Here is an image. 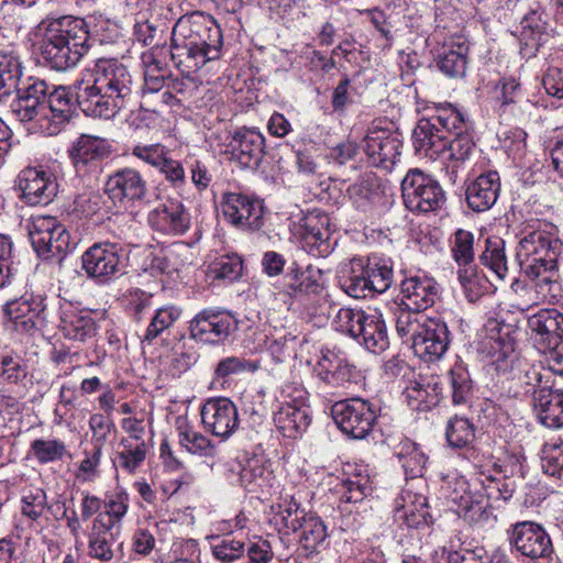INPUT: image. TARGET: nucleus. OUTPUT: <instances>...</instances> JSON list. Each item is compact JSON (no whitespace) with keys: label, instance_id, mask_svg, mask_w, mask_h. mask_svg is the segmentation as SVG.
<instances>
[{"label":"nucleus","instance_id":"obj_21","mask_svg":"<svg viewBox=\"0 0 563 563\" xmlns=\"http://www.w3.org/2000/svg\"><path fill=\"white\" fill-rule=\"evenodd\" d=\"M317 376L331 387H349L358 384L364 377L354 364L334 351H322L316 366Z\"/></svg>","mask_w":563,"mask_h":563},{"label":"nucleus","instance_id":"obj_35","mask_svg":"<svg viewBox=\"0 0 563 563\" xmlns=\"http://www.w3.org/2000/svg\"><path fill=\"white\" fill-rule=\"evenodd\" d=\"M286 278L296 298L318 296L323 290L322 272L310 265L305 271H300L297 264H292Z\"/></svg>","mask_w":563,"mask_h":563},{"label":"nucleus","instance_id":"obj_31","mask_svg":"<svg viewBox=\"0 0 563 563\" xmlns=\"http://www.w3.org/2000/svg\"><path fill=\"white\" fill-rule=\"evenodd\" d=\"M59 329L65 338L84 342L96 335V323L89 313L79 311L70 303L62 307Z\"/></svg>","mask_w":563,"mask_h":563},{"label":"nucleus","instance_id":"obj_62","mask_svg":"<svg viewBox=\"0 0 563 563\" xmlns=\"http://www.w3.org/2000/svg\"><path fill=\"white\" fill-rule=\"evenodd\" d=\"M459 280L470 301H475L485 290V278L478 275L472 267L459 269Z\"/></svg>","mask_w":563,"mask_h":563},{"label":"nucleus","instance_id":"obj_18","mask_svg":"<svg viewBox=\"0 0 563 563\" xmlns=\"http://www.w3.org/2000/svg\"><path fill=\"white\" fill-rule=\"evenodd\" d=\"M224 219L242 230L256 231L263 225L262 201L249 196L230 192L221 202Z\"/></svg>","mask_w":563,"mask_h":563},{"label":"nucleus","instance_id":"obj_58","mask_svg":"<svg viewBox=\"0 0 563 563\" xmlns=\"http://www.w3.org/2000/svg\"><path fill=\"white\" fill-rule=\"evenodd\" d=\"M179 443L188 452L201 455H210L213 450L211 441L203 434L194 431L189 424H181L179 428Z\"/></svg>","mask_w":563,"mask_h":563},{"label":"nucleus","instance_id":"obj_55","mask_svg":"<svg viewBox=\"0 0 563 563\" xmlns=\"http://www.w3.org/2000/svg\"><path fill=\"white\" fill-rule=\"evenodd\" d=\"M129 509V500L125 494H117L104 501V511L96 518H102L104 526H112V529L120 532L121 522Z\"/></svg>","mask_w":563,"mask_h":563},{"label":"nucleus","instance_id":"obj_37","mask_svg":"<svg viewBox=\"0 0 563 563\" xmlns=\"http://www.w3.org/2000/svg\"><path fill=\"white\" fill-rule=\"evenodd\" d=\"M459 515L470 526L479 530H490L497 523V516L493 511L490 500L486 497H468L461 505Z\"/></svg>","mask_w":563,"mask_h":563},{"label":"nucleus","instance_id":"obj_11","mask_svg":"<svg viewBox=\"0 0 563 563\" xmlns=\"http://www.w3.org/2000/svg\"><path fill=\"white\" fill-rule=\"evenodd\" d=\"M3 311L8 330L21 334L32 333L45 321V297L41 294H26L8 302Z\"/></svg>","mask_w":563,"mask_h":563},{"label":"nucleus","instance_id":"obj_8","mask_svg":"<svg viewBox=\"0 0 563 563\" xmlns=\"http://www.w3.org/2000/svg\"><path fill=\"white\" fill-rule=\"evenodd\" d=\"M292 236L316 257H327L333 251L330 218L320 210L308 211L290 225Z\"/></svg>","mask_w":563,"mask_h":563},{"label":"nucleus","instance_id":"obj_38","mask_svg":"<svg viewBox=\"0 0 563 563\" xmlns=\"http://www.w3.org/2000/svg\"><path fill=\"white\" fill-rule=\"evenodd\" d=\"M358 342L366 350L379 354L389 346V338L383 316L377 311L368 313L358 333Z\"/></svg>","mask_w":563,"mask_h":563},{"label":"nucleus","instance_id":"obj_33","mask_svg":"<svg viewBox=\"0 0 563 563\" xmlns=\"http://www.w3.org/2000/svg\"><path fill=\"white\" fill-rule=\"evenodd\" d=\"M468 45L461 38L450 40L442 46L437 58V66L450 78L464 77L468 64Z\"/></svg>","mask_w":563,"mask_h":563},{"label":"nucleus","instance_id":"obj_22","mask_svg":"<svg viewBox=\"0 0 563 563\" xmlns=\"http://www.w3.org/2000/svg\"><path fill=\"white\" fill-rule=\"evenodd\" d=\"M401 140L399 135L386 129L368 131L364 137V152L369 162L385 169H390L400 156Z\"/></svg>","mask_w":563,"mask_h":563},{"label":"nucleus","instance_id":"obj_39","mask_svg":"<svg viewBox=\"0 0 563 563\" xmlns=\"http://www.w3.org/2000/svg\"><path fill=\"white\" fill-rule=\"evenodd\" d=\"M539 8L531 9L520 21V42L532 52L538 51L547 40V21Z\"/></svg>","mask_w":563,"mask_h":563},{"label":"nucleus","instance_id":"obj_25","mask_svg":"<svg viewBox=\"0 0 563 563\" xmlns=\"http://www.w3.org/2000/svg\"><path fill=\"white\" fill-rule=\"evenodd\" d=\"M438 298L437 283L427 276H412L401 284L398 303L413 311H424Z\"/></svg>","mask_w":563,"mask_h":563},{"label":"nucleus","instance_id":"obj_51","mask_svg":"<svg viewBox=\"0 0 563 563\" xmlns=\"http://www.w3.org/2000/svg\"><path fill=\"white\" fill-rule=\"evenodd\" d=\"M201 422H236L238 411L228 398L207 401L201 408Z\"/></svg>","mask_w":563,"mask_h":563},{"label":"nucleus","instance_id":"obj_15","mask_svg":"<svg viewBox=\"0 0 563 563\" xmlns=\"http://www.w3.org/2000/svg\"><path fill=\"white\" fill-rule=\"evenodd\" d=\"M30 239L41 255H59L69 250L70 234L56 218L38 216L33 219Z\"/></svg>","mask_w":563,"mask_h":563},{"label":"nucleus","instance_id":"obj_28","mask_svg":"<svg viewBox=\"0 0 563 563\" xmlns=\"http://www.w3.org/2000/svg\"><path fill=\"white\" fill-rule=\"evenodd\" d=\"M129 437L121 441L122 451L118 453L115 465L128 473H134L144 462L150 449L148 440H145L143 427L130 424Z\"/></svg>","mask_w":563,"mask_h":563},{"label":"nucleus","instance_id":"obj_52","mask_svg":"<svg viewBox=\"0 0 563 563\" xmlns=\"http://www.w3.org/2000/svg\"><path fill=\"white\" fill-rule=\"evenodd\" d=\"M245 542L232 536L216 538L211 545L213 558L221 563H234L245 555Z\"/></svg>","mask_w":563,"mask_h":563},{"label":"nucleus","instance_id":"obj_63","mask_svg":"<svg viewBox=\"0 0 563 563\" xmlns=\"http://www.w3.org/2000/svg\"><path fill=\"white\" fill-rule=\"evenodd\" d=\"M169 154L167 148L162 144L135 145L132 148V155L157 169L164 158Z\"/></svg>","mask_w":563,"mask_h":563},{"label":"nucleus","instance_id":"obj_9","mask_svg":"<svg viewBox=\"0 0 563 563\" xmlns=\"http://www.w3.org/2000/svg\"><path fill=\"white\" fill-rule=\"evenodd\" d=\"M404 203L413 212L428 213L439 210L445 195L439 183L420 169H410L401 181Z\"/></svg>","mask_w":563,"mask_h":563},{"label":"nucleus","instance_id":"obj_12","mask_svg":"<svg viewBox=\"0 0 563 563\" xmlns=\"http://www.w3.org/2000/svg\"><path fill=\"white\" fill-rule=\"evenodd\" d=\"M104 192L114 202L125 207L148 202V185L135 168L123 167L107 177Z\"/></svg>","mask_w":563,"mask_h":563},{"label":"nucleus","instance_id":"obj_47","mask_svg":"<svg viewBox=\"0 0 563 563\" xmlns=\"http://www.w3.org/2000/svg\"><path fill=\"white\" fill-rule=\"evenodd\" d=\"M454 405L467 404L473 396V383L466 366L456 362L449 372Z\"/></svg>","mask_w":563,"mask_h":563},{"label":"nucleus","instance_id":"obj_30","mask_svg":"<svg viewBox=\"0 0 563 563\" xmlns=\"http://www.w3.org/2000/svg\"><path fill=\"white\" fill-rule=\"evenodd\" d=\"M21 512L32 521H37L46 512H51L55 519L66 515L64 503L49 504L46 492L42 487L29 486L22 492Z\"/></svg>","mask_w":563,"mask_h":563},{"label":"nucleus","instance_id":"obj_57","mask_svg":"<svg viewBox=\"0 0 563 563\" xmlns=\"http://www.w3.org/2000/svg\"><path fill=\"white\" fill-rule=\"evenodd\" d=\"M260 368L257 362L249 361L238 356H228L222 358L214 369V378L225 380L231 375H238L244 372L254 373Z\"/></svg>","mask_w":563,"mask_h":563},{"label":"nucleus","instance_id":"obj_59","mask_svg":"<svg viewBox=\"0 0 563 563\" xmlns=\"http://www.w3.org/2000/svg\"><path fill=\"white\" fill-rule=\"evenodd\" d=\"M31 450L42 464L62 460L66 453L65 444L57 440H34Z\"/></svg>","mask_w":563,"mask_h":563},{"label":"nucleus","instance_id":"obj_46","mask_svg":"<svg viewBox=\"0 0 563 563\" xmlns=\"http://www.w3.org/2000/svg\"><path fill=\"white\" fill-rule=\"evenodd\" d=\"M340 494V501L346 504H356L362 501L365 497L372 494V483L368 475H363L361 472L343 479L336 486Z\"/></svg>","mask_w":563,"mask_h":563},{"label":"nucleus","instance_id":"obj_56","mask_svg":"<svg viewBox=\"0 0 563 563\" xmlns=\"http://www.w3.org/2000/svg\"><path fill=\"white\" fill-rule=\"evenodd\" d=\"M397 515L409 528H419L429 523L430 515L423 496H415V501L411 505H402L401 509H397Z\"/></svg>","mask_w":563,"mask_h":563},{"label":"nucleus","instance_id":"obj_16","mask_svg":"<svg viewBox=\"0 0 563 563\" xmlns=\"http://www.w3.org/2000/svg\"><path fill=\"white\" fill-rule=\"evenodd\" d=\"M120 255L115 244L95 243L81 255V268L99 284H107L120 274Z\"/></svg>","mask_w":563,"mask_h":563},{"label":"nucleus","instance_id":"obj_17","mask_svg":"<svg viewBox=\"0 0 563 563\" xmlns=\"http://www.w3.org/2000/svg\"><path fill=\"white\" fill-rule=\"evenodd\" d=\"M450 344V331L440 317H428L416 334L411 347L426 362L440 360Z\"/></svg>","mask_w":563,"mask_h":563},{"label":"nucleus","instance_id":"obj_53","mask_svg":"<svg viewBox=\"0 0 563 563\" xmlns=\"http://www.w3.org/2000/svg\"><path fill=\"white\" fill-rule=\"evenodd\" d=\"M451 253L460 267H471L475 256L474 234L464 229L456 230L451 239Z\"/></svg>","mask_w":563,"mask_h":563},{"label":"nucleus","instance_id":"obj_24","mask_svg":"<svg viewBox=\"0 0 563 563\" xmlns=\"http://www.w3.org/2000/svg\"><path fill=\"white\" fill-rule=\"evenodd\" d=\"M230 145L232 158L242 167L257 168L265 155V137L255 129L238 130Z\"/></svg>","mask_w":563,"mask_h":563},{"label":"nucleus","instance_id":"obj_34","mask_svg":"<svg viewBox=\"0 0 563 563\" xmlns=\"http://www.w3.org/2000/svg\"><path fill=\"white\" fill-rule=\"evenodd\" d=\"M229 478L239 483L249 490H253L256 486H262L268 475V470L262 456L253 455L244 461H233L229 464Z\"/></svg>","mask_w":563,"mask_h":563},{"label":"nucleus","instance_id":"obj_19","mask_svg":"<svg viewBox=\"0 0 563 563\" xmlns=\"http://www.w3.org/2000/svg\"><path fill=\"white\" fill-rule=\"evenodd\" d=\"M528 329L542 353L556 350L563 343V313L558 309H541L528 319Z\"/></svg>","mask_w":563,"mask_h":563},{"label":"nucleus","instance_id":"obj_29","mask_svg":"<svg viewBox=\"0 0 563 563\" xmlns=\"http://www.w3.org/2000/svg\"><path fill=\"white\" fill-rule=\"evenodd\" d=\"M110 153L111 146L107 140L87 134L79 136L69 150V156L78 173L89 165H97Z\"/></svg>","mask_w":563,"mask_h":563},{"label":"nucleus","instance_id":"obj_50","mask_svg":"<svg viewBox=\"0 0 563 563\" xmlns=\"http://www.w3.org/2000/svg\"><path fill=\"white\" fill-rule=\"evenodd\" d=\"M541 467L545 474L563 482V440L551 439L543 444Z\"/></svg>","mask_w":563,"mask_h":563},{"label":"nucleus","instance_id":"obj_6","mask_svg":"<svg viewBox=\"0 0 563 563\" xmlns=\"http://www.w3.org/2000/svg\"><path fill=\"white\" fill-rule=\"evenodd\" d=\"M463 126V114L452 106L440 108L437 113L421 118L412 132L416 153L437 159L445 153L452 129Z\"/></svg>","mask_w":563,"mask_h":563},{"label":"nucleus","instance_id":"obj_40","mask_svg":"<svg viewBox=\"0 0 563 563\" xmlns=\"http://www.w3.org/2000/svg\"><path fill=\"white\" fill-rule=\"evenodd\" d=\"M0 384L19 396L24 395L30 379L22 360L16 356L4 355L0 360Z\"/></svg>","mask_w":563,"mask_h":563},{"label":"nucleus","instance_id":"obj_27","mask_svg":"<svg viewBox=\"0 0 563 563\" xmlns=\"http://www.w3.org/2000/svg\"><path fill=\"white\" fill-rule=\"evenodd\" d=\"M500 179L495 170L481 174L466 187V201L475 212H483L490 209L499 195Z\"/></svg>","mask_w":563,"mask_h":563},{"label":"nucleus","instance_id":"obj_36","mask_svg":"<svg viewBox=\"0 0 563 563\" xmlns=\"http://www.w3.org/2000/svg\"><path fill=\"white\" fill-rule=\"evenodd\" d=\"M119 533L111 525L104 526L102 518H95L88 534V554L99 561H111L114 556L112 545Z\"/></svg>","mask_w":563,"mask_h":563},{"label":"nucleus","instance_id":"obj_23","mask_svg":"<svg viewBox=\"0 0 563 563\" xmlns=\"http://www.w3.org/2000/svg\"><path fill=\"white\" fill-rule=\"evenodd\" d=\"M190 213L179 200H168L147 216V222L156 231L170 235H181L190 228Z\"/></svg>","mask_w":563,"mask_h":563},{"label":"nucleus","instance_id":"obj_7","mask_svg":"<svg viewBox=\"0 0 563 563\" xmlns=\"http://www.w3.org/2000/svg\"><path fill=\"white\" fill-rule=\"evenodd\" d=\"M393 266L389 260L377 255L362 260H353L351 269L342 279V288L353 298H365L375 292L386 291L393 283Z\"/></svg>","mask_w":563,"mask_h":563},{"label":"nucleus","instance_id":"obj_43","mask_svg":"<svg viewBox=\"0 0 563 563\" xmlns=\"http://www.w3.org/2000/svg\"><path fill=\"white\" fill-rule=\"evenodd\" d=\"M396 456L404 468L406 477L416 478L422 476L427 456L419 449L417 443L408 439L401 441Z\"/></svg>","mask_w":563,"mask_h":563},{"label":"nucleus","instance_id":"obj_4","mask_svg":"<svg viewBox=\"0 0 563 563\" xmlns=\"http://www.w3.org/2000/svg\"><path fill=\"white\" fill-rule=\"evenodd\" d=\"M562 243L545 231H532L518 244L516 258L520 272L533 283L536 299L554 303L563 298L558 267Z\"/></svg>","mask_w":563,"mask_h":563},{"label":"nucleus","instance_id":"obj_45","mask_svg":"<svg viewBox=\"0 0 563 563\" xmlns=\"http://www.w3.org/2000/svg\"><path fill=\"white\" fill-rule=\"evenodd\" d=\"M479 262L499 279H505L508 273L505 241L499 238H488L485 242V250L479 255Z\"/></svg>","mask_w":563,"mask_h":563},{"label":"nucleus","instance_id":"obj_26","mask_svg":"<svg viewBox=\"0 0 563 563\" xmlns=\"http://www.w3.org/2000/svg\"><path fill=\"white\" fill-rule=\"evenodd\" d=\"M46 114L42 132L47 135L57 134L62 128L70 120L74 111V103L70 93L66 87H55L53 91H47Z\"/></svg>","mask_w":563,"mask_h":563},{"label":"nucleus","instance_id":"obj_54","mask_svg":"<svg viewBox=\"0 0 563 563\" xmlns=\"http://www.w3.org/2000/svg\"><path fill=\"white\" fill-rule=\"evenodd\" d=\"M368 312L361 309L340 308L333 318V327L336 331L358 339V333L366 320Z\"/></svg>","mask_w":563,"mask_h":563},{"label":"nucleus","instance_id":"obj_49","mask_svg":"<svg viewBox=\"0 0 563 563\" xmlns=\"http://www.w3.org/2000/svg\"><path fill=\"white\" fill-rule=\"evenodd\" d=\"M181 309L174 306H164L155 310L151 318V322L145 330L144 340L152 342L165 330L173 327V324L180 318Z\"/></svg>","mask_w":563,"mask_h":563},{"label":"nucleus","instance_id":"obj_20","mask_svg":"<svg viewBox=\"0 0 563 563\" xmlns=\"http://www.w3.org/2000/svg\"><path fill=\"white\" fill-rule=\"evenodd\" d=\"M47 84L42 79L32 80L23 89L16 91L11 103L13 115L21 122L34 121L42 130L46 114Z\"/></svg>","mask_w":563,"mask_h":563},{"label":"nucleus","instance_id":"obj_10","mask_svg":"<svg viewBox=\"0 0 563 563\" xmlns=\"http://www.w3.org/2000/svg\"><path fill=\"white\" fill-rule=\"evenodd\" d=\"M506 537L510 551L531 561L549 559L553 545L545 529L534 521H518L509 526Z\"/></svg>","mask_w":563,"mask_h":563},{"label":"nucleus","instance_id":"obj_42","mask_svg":"<svg viewBox=\"0 0 563 563\" xmlns=\"http://www.w3.org/2000/svg\"><path fill=\"white\" fill-rule=\"evenodd\" d=\"M22 76V64L13 53H0V102L18 87Z\"/></svg>","mask_w":563,"mask_h":563},{"label":"nucleus","instance_id":"obj_41","mask_svg":"<svg viewBox=\"0 0 563 563\" xmlns=\"http://www.w3.org/2000/svg\"><path fill=\"white\" fill-rule=\"evenodd\" d=\"M299 529L301 530V536L299 538V551H301L303 555L310 558L312 554L318 553L324 548L328 533L327 528L320 518L313 516L307 517L300 522Z\"/></svg>","mask_w":563,"mask_h":563},{"label":"nucleus","instance_id":"obj_3","mask_svg":"<svg viewBox=\"0 0 563 563\" xmlns=\"http://www.w3.org/2000/svg\"><path fill=\"white\" fill-rule=\"evenodd\" d=\"M221 47V29L201 12L180 16L173 27L170 58L183 74L196 73L219 59Z\"/></svg>","mask_w":563,"mask_h":563},{"label":"nucleus","instance_id":"obj_64","mask_svg":"<svg viewBox=\"0 0 563 563\" xmlns=\"http://www.w3.org/2000/svg\"><path fill=\"white\" fill-rule=\"evenodd\" d=\"M483 489L488 500L507 501L512 497L515 485L512 482L507 481L505 476L503 479L489 477L487 478V483L483 485Z\"/></svg>","mask_w":563,"mask_h":563},{"label":"nucleus","instance_id":"obj_60","mask_svg":"<svg viewBox=\"0 0 563 563\" xmlns=\"http://www.w3.org/2000/svg\"><path fill=\"white\" fill-rule=\"evenodd\" d=\"M209 269L217 279L234 280L241 275L243 263L238 255H225L214 261Z\"/></svg>","mask_w":563,"mask_h":563},{"label":"nucleus","instance_id":"obj_14","mask_svg":"<svg viewBox=\"0 0 563 563\" xmlns=\"http://www.w3.org/2000/svg\"><path fill=\"white\" fill-rule=\"evenodd\" d=\"M14 183L19 197L30 206L47 205L58 191L55 175L42 166L23 168Z\"/></svg>","mask_w":563,"mask_h":563},{"label":"nucleus","instance_id":"obj_61","mask_svg":"<svg viewBox=\"0 0 563 563\" xmlns=\"http://www.w3.org/2000/svg\"><path fill=\"white\" fill-rule=\"evenodd\" d=\"M278 512L276 517L280 519L284 528L296 532L299 530L300 522L307 517L299 504L291 497L290 500H285L284 504L278 505Z\"/></svg>","mask_w":563,"mask_h":563},{"label":"nucleus","instance_id":"obj_1","mask_svg":"<svg viewBox=\"0 0 563 563\" xmlns=\"http://www.w3.org/2000/svg\"><path fill=\"white\" fill-rule=\"evenodd\" d=\"M134 87V76L124 64L100 58L89 78L77 86V103L86 115L111 119L128 106Z\"/></svg>","mask_w":563,"mask_h":563},{"label":"nucleus","instance_id":"obj_13","mask_svg":"<svg viewBox=\"0 0 563 563\" xmlns=\"http://www.w3.org/2000/svg\"><path fill=\"white\" fill-rule=\"evenodd\" d=\"M236 329L234 317L222 309L205 308L189 322L190 336L201 343L224 342Z\"/></svg>","mask_w":563,"mask_h":563},{"label":"nucleus","instance_id":"obj_48","mask_svg":"<svg viewBox=\"0 0 563 563\" xmlns=\"http://www.w3.org/2000/svg\"><path fill=\"white\" fill-rule=\"evenodd\" d=\"M468 123L463 118V126L452 129L451 136H449V146L451 161L464 163L473 153L475 143L468 133Z\"/></svg>","mask_w":563,"mask_h":563},{"label":"nucleus","instance_id":"obj_5","mask_svg":"<svg viewBox=\"0 0 563 563\" xmlns=\"http://www.w3.org/2000/svg\"><path fill=\"white\" fill-rule=\"evenodd\" d=\"M514 397L532 395L539 422H563V394L551 384V373L540 365L525 364L510 380Z\"/></svg>","mask_w":563,"mask_h":563},{"label":"nucleus","instance_id":"obj_44","mask_svg":"<svg viewBox=\"0 0 563 563\" xmlns=\"http://www.w3.org/2000/svg\"><path fill=\"white\" fill-rule=\"evenodd\" d=\"M391 310L395 316L396 331L398 335L405 340H410L411 343L416 334L424 323L427 316L420 311L407 309L405 306L394 302Z\"/></svg>","mask_w":563,"mask_h":563},{"label":"nucleus","instance_id":"obj_32","mask_svg":"<svg viewBox=\"0 0 563 563\" xmlns=\"http://www.w3.org/2000/svg\"><path fill=\"white\" fill-rule=\"evenodd\" d=\"M333 422H375L380 417V408L361 398L335 402L331 408Z\"/></svg>","mask_w":563,"mask_h":563},{"label":"nucleus","instance_id":"obj_2","mask_svg":"<svg viewBox=\"0 0 563 563\" xmlns=\"http://www.w3.org/2000/svg\"><path fill=\"white\" fill-rule=\"evenodd\" d=\"M29 36L46 65L55 70L75 67L90 47L85 20L73 15L46 18Z\"/></svg>","mask_w":563,"mask_h":563}]
</instances>
